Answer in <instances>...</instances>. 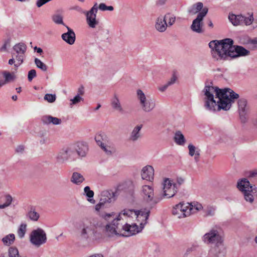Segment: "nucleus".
I'll return each instance as SVG.
<instances>
[{"mask_svg": "<svg viewBox=\"0 0 257 257\" xmlns=\"http://www.w3.org/2000/svg\"><path fill=\"white\" fill-rule=\"evenodd\" d=\"M101 148L108 155H110L115 152V150L113 147L107 146L106 143L101 146Z\"/></svg>", "mask_w": 257, "mask_h": 257, "instance_id": "obj_40", "label": "nucleus"}, {"mask_svg": "<svg viewBox=\"0 0 257 257\" xmlns=\"http://www.w3.org/2000/svg\"><path fill=\"white\" fill-rule=\"evenodd\" d=\"M137 97L143 111L150 112L155 108L156 103L154 100L150 95L145 93L141 89L137 90Z\"/></svg>", "mask_w": 257, "mask_h": 257, "instance_id": "obj_8", "label": "nucleus"}, {"mask_svg": "<svg viewBox=\"0 0 257 257\" xmlns=\"http://www.w3.org/2000/svg\"><path fill=\"white\" fill-rule=\"evenodd\" d=\"M56 95L52 94H46L44 96V99L50 103L54 102L56 100Z\"/></svg>", "mask_w": 257, "mask_h": 257, "instance_id": "obj_44", "label": "nucleus"}, {"mask_svg": "<svg viewBox=\"0 0 257 257\" xmlns=\"http://www.w3.org/2000/svg\"><path fill=\"white\" fill-rule=\"evenodd\" d=\"M174 140L175 143L179 146H184L186 142L184 136L180 131L175 132Z\"/></svg>", "mask_w": 257, "mask_h": 257, "instance_id": "obj_28", "label": "nucleus"}, {"mask_svg": "<svg viewBox=\"0 0 257 257\" xmlns=\"http://www.w3.org/2000/svg\"><path fill=\"white\" fill-rule=\"evenodd\" d=\"M233 44L231 39L213 40L208 45L211 49L212 57L217 60H226L231 58V47Z\"/></svg>", "mask_w": 257, "mask_h": 257, "instance_id": "obj_3", "label": "nucleus"}, {"mask_svg": "<svg viewBox=\"0 0 257 257\" xmlns=\"http://www.w3.org/2000/svg\"><path fill=\"white\" fill-rule=\"evenodd\" d=\"M143 127L142 124L136 125L129 135V140L132 142H136L142 137L141 130Z\"/></svg>", "mask_w": 257, "mask_h": 257, "instance_id": "obj_23", "label": "nucleus"}, {"mask_svg": "<svg viewBox=\"0 0 257 257\" xmlns=\"http://www.w3.org/2000/svg\"><path fill=\"white\" fill-rule=\"evenodd\" d=\"M28 215L30 219L33 221H37L40 217L39 213L32 208L28 212Z\"/></svg>", "mask_w": 257, "mask_h": 257, "instance_id": "obj_38", "label": "nucleus"}, {"mask_svg": "<svg viewBox=\"0 0 257 257\" xmlns=\"http://www.w3.org/2000/svg\"><path fill=\"white\" fill-rule=\"evenodd\" d=\"M72 148L79 157H85L88 150L87 144L83 142L77 143Z\"/></svg>", "mask_w": 257, "mask_h": 257, "instance_id": "obj_21", "label": "nucleus"}, {"mask_svg": "<svg viewBox=\"0 0 257 257\" xmlns=\"http://www.w3.org/2000/svg\"><path fill=\"white\" fill-rule=\"evenodd\" d=\"M52 20L56 24H58V25L61 24V25H64V24L63 21V17L62 15H61L60 14H55V15H53L52 17Z\"/></svg>", "mask_w": 257, "mask_h": 257, "instance_id": "obj_41", "label": "nucleus"}, {"mask_svg": "<svg viewBox=\"0 0 257 257\" xmlns=\"http://www.w3.org/2000/svg\"><path fill=\"white\" fill-rule=\"evenodd\" d=\"M73 10H76L79 12H80V13H82L83 12V10L79 6H75L74 7H73L72 8Z\"/></svg>", "mask_w": 257, "mask_h": 257, "instance_id": "obj_56", "label": "nucleus"}, {"mask_svg": "<svg viewBox=\"0 0 257 257\" xmlns=\"http://www.w3.org/2000/svg\"><path fill=\"white\" fill-rule=\"evenodd\" d=\"M231 58H235L239 57L247 56L249 54V51L242 46H235L232 45L231 47Z\"/></svg>", "mask_w": 257, "mask_h": 257, "instance_id": "obj_19", "label": "nucleus"}, {"mask_svg": "<svg viewBox=\"0 0 257 257\" xmlns=\"http://www.w3.org/2000/svg\"><path fill=\"white\" fill-rule=\"evenodd\" d=\"M141 195L144 201L152 206L160 202L162 197L159 195H154V189L153 186L143 185L141 189Z\"/></svg>", "mask_w": 257, "mask_h": 257, "instance_id": "obj_6", "label": "nucleus"}, {"mask_svg": "<svg viewBox=\"0 0 257 257\" xmlns=\"http://www.w3.org/2000/svg\"><path fill=\"white\" fill-rule=\"evenodd\" d=\"M24 150V147L23 146H19L16 149V151L18 153H22Z\"/></svg>", "mask_w": 257, "mask_h": 257, "instance_id": "obj_55", "label": "nucleus"}, {"mask_svg": "<svg viewBox=\"0 0 257 257\" xmlns=\"http://www.w3.org/2000/svg\"><path fill=\"white\" fill-rule=\"evenodd\" d=\"M67 32L61 35L62 40L69 45H73L76 40V35L73 30L68 27H66Z\"/></svg>", "mask_w": 257, "mask_h": 257, "instance_id": "obj_24", "label": "nucleus"}, {"mask_svg": "<svg viewBox=\"0 0 257 257\" xmlns=\"http://www.w3.org/2000/svg\"><path fill=\"white\" fill-rule=\"evenodd\" d=\"M177 79V76L173 74L170 79L167 82L168 83V85H171L175 83Z\"/></svg>", "mask_w": 257, "mask_h": 257, "instance_id": "obj_50", "label": "nucleus"}, {"mask_svg": "<svg viewBox=\"0 0 257 257\" xmlns=\"http://www.w3.org/2000/svg\"><path fill=\"white\" fill-rule=\"evenodd\" d=\"M8 257H21L18 248L14 246H11L8 250Z\"/></svg>", "mask_w": 257, "mask_h": 257, "instance_id": "obj_37", "label": "nucleus"}, {"mask_svg": "<svg viewBox=\"0 0 257 257\" xmlns=\"http://www.w3.org/2000/svg\"><path fill=\"white\" fill-rule=\"evenodd\" d=\"M111 105L113 109L119 112L122 113L124 111L120 103L118 96L116 93L114 94L111 99Z\"/></svg>", "mask_w": 257, "mask_h": 257, "instance_id": "obj_25", "label": "nucleus"}, {"mask_svg": "<svg viewBox=\"0 0 257 257\" xmlns=\"http://www.w3.org/2000/svg\"><path fill=\"white\" fill-rule=\"evenodd\" d=\"M169 86V85H168V83H166V84L163 85H162L161 86H159L158 87V89L161 91V92H164L167 89V88Z\"/></svg>", "mask_w": 257, "mask_h": 257, "instance_id": "obj_53", "label": "nucleus"}, {"mask_svg": "<svg viewBox=\"0 0 257 257\" xmlns=\"http://www.w3.org/2000/svg\"><path fill=\"white\" fill-rule=\"evenodd\" d=\"M82 100V98L81 96H80L79 94H78L76 96H75L73 99H70V101L71 102L70 105L76 104L80 102Z\"/></svg>", "mask_w": 257, "mask_h": 257, "instance_id": "obj_47", "label": "nucleus"}, {"mask_svg": "<svg viewBox=\"0 0 257 257\" xmlns=\"http://www.w3.org/2000/svg\"><path fill=\"white\" fill-rule=\"evenodd\" d=\"M194 247L193 246H192L191 247H189V248H187V252H190V251H192L194 249Z\"/></svg>", "mask_w": 257, "mask_h": 257, "instance_id": "obj_63", "label": "nucleus"}, {"mask_svg": "<svg viewBox=\"0 0 257 257\" xmlns=\"http://www.w3.org/2000/svg\"><path fill=\"white\" fill-rule=\"evenodd\" d=\"M203 241L208 244H213L217 247L222 245L223 238L218 231L216 228H212L206 233L202 237Z\"/></svg>", "mask_w": 257, "mask_h": 257, "instance_id": "obj_10", "label": "nucleus"}, {"mask_svg": "<svg viewBox=\"0 0 257 257\" xmlns=\"http://www.w3.org/2000/svg\"><path fill=\"white\" fill-rule=\"evenodd\" d=\"M10 39H7L5 40L4 44L2 47L0 48L1 52H6L7 51L8 47L10 46Z\"/></svg>", "mask_w": 257, "mask_h": 257, "instance_id": "obj_45", "label": "nucleus"}, {"mask_svg": "<svg viewBox=\"0 0 257 257\" xmlns=\"http://www.w3.org/2000/svg\"><path fill=\"white\" fill-rule=\"evenodd\" d=\"M31 243L36 247H39L47 241V234L41 228H37L31 231L29 235Z\"/></svg>", "mask_w": 257, "mask_h": 257, "instance_id": "obj_11", "label": "nucleus"}, {"mask_svg": "<svg viewBox=\"0 0 257 257\" xmlns=\"http://www.w3.org/2000/svg\"><path fill=\"white\" fill-rule=\"evenodd\" d=\"M84 194L87 197V201L92 204H94L95 200L93 199L94 192L90 190L89 186H86L84 188Z\"/></svg>", "mask_w": 257, "mask_h": 257, "instance_id": "obj_34", "label": "nucleus"}, {"mask_svg": "<svg viewBox=\"0 0 257 257\" xmlns=\"http://www.w3.org/2000/svg\"><path fill=\"white\" fill-rule=\"evenodd\" d=\"M15 61L14 59V58H12V59H10L9 60V64L10 65H13V64H14Z\"/></svg>", "mask_w": 257, "mask_h": 257, "instance_id": "obj_59", "label": "nucleus"}, {"mask_svg": "<svg viewBox=\"0 0 257 257\" xmlns=\"http://www.w3.org/2000/svg\"><path fill=\"white\" fill-rule=\"evenodd\" d=\"M12 98L13 100L16 101L17 99V95H13L12 96Z\"/></svg>", "mask_w": 257, "mask_h": 257, "instance_id": "obj_64", "label": "nucleus"}, {"mask_svg": "<svg viewBox=\"0 0 257 257\" xmlns=\"http://www.w3.org/2000/svg\"><path fill=\"white\" fill-rule=\"evenodd\" d=\"M6 203L8 204L9 206L12 203V197L10 195H7L5 197Z\"/></svg>", "mask_w": 257, "mask_h": 257, "instance_id": "obj_51", "label": "nucleus"}, {"mask_svg": "<svg viewBox=\"0 0 257 257\" xmlns=\"http://www.w3.org/2000/svg\"><path fill=\"white\" fill-rule=\"evenodd\" d=\"M208 11V8L204 7L202 11L198 14L196 18L193 21L190 28L193 32L199 34L204 32L203 20L207 15Z\"/></svg>", "mask_w": 257, "mask_h": 257, "instance_id": "obj_14", "label": "nucleus"}, {"mask_svg": "<svg viewBox=\"0 0 257 257\" xmlns=\"http://www.w3.org/2000/svg\"><path fill=\"white\" fill-rule=\"evenodd\" d=\"M75 153L72 147L63 148L57 155L56 159L59 162H64L69 159L74 160Z\"/></svg>", "mask_w": 257, "mask_h": 257, "instance_id": "obj_17", "label": "nucleus"}, {"mask_svg": "<svg viewBox=\"0 0 257 257\" xmlns=\"http://www.w3.org/2000/svg\"><path fill=\"white\" fill-rule=\"evenodd\" d=\"M204 107L209 111L229 110L239 97V95L229 88L219 89L212 85H206L203 90Z\"/></svg>", "mask_w": 257, "mask_h": 257, "instance_id": "obj_1", "label": "nucleus"}, {"mask_svg": "<svg viewBox=\"0 0 257 257\" xmlns=\"http://www.w3.org/2000/svg\"><path fill=\"white\" fill-rule=\"evenodd\" d=\"M238 110L241 122H246V115L247 113L248 108L247 105V101L245 99L240 98L239 99L238 101Z\"/></svg>", "mask_w": 257, "mask_h": 257, "instance_id": "obj_18", "label": "nucleus"}, {"mask_svg": "<svg viewBox=\"0 0 257 257\" xmlns=\"http://www.w3.org/2000/svg\"><path fill=\"white\" fill-rule=\"evenodd\" d=\"M113 9V7L112 6H107V11H112Z\"/></svg>", "mask_w": 257, "mask_h": 257, "instance_id": "obj_61", "label": "nucleus"}, {"mask_svg": "<svg viewBox=\"0 0 257 257\" xmlns=\"http://www.w3.org/2000/svg\"><path fill=\"white\" fill-rule=\"evenodd\" d=\"M248 44L251 49H257V37L248 40Z\"/></svg>", "mask_w": 257, "mask_h": 257, "instance_id": "obj_46", "label": "nucleus"}, {"mask_svg": "<svg viewBox=\"0 0 257 257\" xmlns=\"http://www.w3.org/2000/svg\"><path fill=\"white\" fill-rule=\"evenodd\" d=\"M215 209L213 208H209L206 212L207 215H213L214 213Z\"/></svg>", "mask_w": 257, "mask_h": 257, "instance_id": "obj_54", "label": "nucleus"}, {"mask_svg": "<svg viewBox=\"0 0 257 257\" xmlns=\"http://www.w3.org/2000/svg\"><path fill=\"white\" fill-rule=\"evenodd\" d=\"M150 214L149 210L144 211H135L131 209H124L121 211L117 217L114 218L111 223L107 224L105 226V230L109 235L119 234L116 229L119 228V225L124 223V220L127 222L134 221L139 226H142L143 228L147 223V219Z\"/></svg>", "mask_w": 257, "mask_h": 257, "instance_id": "obj_2", "label": "nucleus"}, {"mask_svg": "<svg viewBox=\"0 0 257 257\" xmlns=\"http://www.w3.org/2000/svg\"><path fill=\"white\" fill-rule=\"evenodd\" d=\"M237 187L242 192L246 201L249 203L253 202L254 198L252 195V186L250 185L247 179L243 178L239 180L237 182Z\"/></svg>", "mask_w": 257, "mask_h": 257, "instance_id": "obj_13", "label": "nucleus"}, {"mask_svg": "<svg viewBox=\"0 0 257 257\" xmlns=\"http://www.w3.org/2000/svg\"><path fill=\"white\" fill-rule=\"evenodd\" d=\"M42 121L45 124L54 125L60 124L62 121L61 119L51 115H44L42 117Z\"/></svg>", "mask_w": 257, "mask_h": 257, "instance_id": "obj_26", "label": "nucleus"}, {"mask_svg": "<svg viewBox=\"0 0 257 257\" xmlns=\"http://www.w3.org/2000/svg\"><path fill=\"white\" fill-rule=\"evenodd\" d=\"M117 191L113 192L111 190H103L100 194L99 202L95 205V209L97 212H99L100 209L106 208L108 204L114 202L116 200Z\"/></svg>", "mask_w": 257, "mask_h": 257, "instance_id": "obj_7", "label": "nucleus"}, {"mask_svg": "<svg viewBox=\"0 0 257 257\" xmlns=\"http://www.w3.org/2000/svg\"><path fill=\"white\" fill-rule=\"evenodd\" d=\"M85 180L84 177L80 173L74 172L71 178V181L76 185H80Z\"/></svg>", "mask_w": 257, "mask_h": 257, "instance_id": "obj_30", "label": "nucleus"}, {"mask_svg": "<svg viewBox=\"0 0 257 257\" xmlns=\"http://www.w3.org/2000/svg\"><path fill=\"white\" fill-rule=\"evenodd\" d=\"M253 20L254 19L252 14L249 15L248 17H244L243 16L242 24H244L246 26H249L252 24Z\"/></svg>", "mask_w": 257, "mask_h": 257, "instance_id": "obj_42", "label": "nucleus"}, {"mask_svg": "<svg viewBox=\"0 0 257 257\" xmlns=\"http://www.w3.org/2000/svg\"><path fill=\"white\" fill-rule=\"evenodd\" d=\"M8 204H7L6 203L3 204H0V208L1 209H3V208H5L7 207H8Z\"/></svg>", "mask_w": 257, "mask_h": 257, "instance_id": "obj_60", "label": "nucleus"}, {"mask_svg": "<svg viewBox=\"0 0 257 257\" xmlns=\"http://www.w3.org/2000/svg\"><path fill=\"white\" fill-rule=\"evenodd\" d=\"M103 226L102 222L96 218L84 220L81 226L80 236L83 238L87 239L94 234L95 229L101 228Z\"/></svg>", "mask_w": 257, "mask_h": 257, "instance_id": "obj_5", "label": "nucleus"}, {"mask_svg": "<svg viewBox=\"0 0 257 257\" xmlns=\"http://www.w3.org/2000/svg\"><path fill=\"white\" fill-rule=\"evenodd\" d=\"M35 50H36L37 52L38 53H42L43 52V50L41 48H37V47H35Z\"/></svg>", "mask_w": 257, "mask_h": 257, "instance_id": "obj_57", "label": "nucleus"}, {"mask_svg": "<svg viewBox=\"0 0 257 257\" xmlns=\"http://www.w3.org/2000/svg\"><path fill=\"white\" fill-rule=\"evenodd\" d=\"M203 208L202 204L197 202H180L173 207L172 214L178 218H182L197 213Z\"/></svg>", "mask_w": 257, "mask_h": 257, "instance_id": "obj_4", "label": "nucleus"}, {"mask_svg": "<svg viewBox=\"0 0 257 257\" xmlns=\"http://www.w3.org/2000/svg\"><path fill=\"white\" fill-rule=\"evenodd\" d=\"M114 215V212H111L110 213H104L100 215V216L106 220H108L111 217H113Z\"/></svg>", "mask_w": 257, "mask_h": 257, "instance_id": "obj_49", "label": "nucleus"}, {"mask_svg": "<svg viewBox=\"0 0 257 257\" xmlns=\"http://www.w3.org/2000/svg\"><path fill=\"white\" fill-rule=\"evenodd\" d=\"M35 63L37 67L42 71H46L47 70V66L38 58H35Z\"/></svg>", "mask_w": 257, "mask_h": 257, "instance_id": "obj_39", "label": "nucleus"}, {"mask_svg": "<svg viewBox=\"0 0 257 257\" xmlns=\"http://www.w3.org/2000/svg\"><path fill=\"white\" fill-rule=\"evenodd\" d=\"M26 226L27 225L25 224H21L18 231V235L20 238H23L25 236L26 231Z\"/></svg>", "mask_w": 257, "mask_h": 257, "instance_id": "obj_43", "label": "nucleus"}, {"mask_svg": "<svg viewBox=\"0 0 257 257\" xmlns=\"http://www.w3.org/2000/svg\"><path fill=\"white\" fill-rule=\"evenodd\" d=\"M163 17L165 19V21L166 22H168V27H171L175 24L176 22V17L174 15L168 14L163 16Z\"/></svg>", "mask_w": 257, "mask_h": 257, "instance_id": "obj_36", "label": "nucleus"}, {"mask_svg": "<svg viewBox=\"0 0 257 257\" xmlns=\"http://www.w3.org/2000/svg\"><path fill=\"white\" fill-rule=\"evenodd\" d=\"M3 74L5 78V80L2 81L4 83V85L7 83L14 81L16 78V76L14 73H10L5 71L3 72Z\"/></svg>", "mask_w": 257, "mask_h": 257, "instance_id": "obj_32", "label": "nucleus"}, {"mask_svg": "<svg viewBox=\"0 0 257 257\" xmlns=\"http://www.w3.org/2000/svg\"><path fill=\"white\" fill-rule=\"evenodd\" d=\"M83 88H79V90H78V92L80 94H83Z\"/></svg>", "mask_w": 257, "mask_h": 257, "instance_id": "obj_62", "label": "nucleus"}, {"mask_svg": "<svg viewBox=\"0 0 257 257\" xmlns=\"http://www.w3.org/2000/svg\"><path fill=\"white\" fill-rule=\"evenodd\" d=\"M167 0H158V4L160 5H164Z\"/></svg>", "mask_w": 257, "mask_h": 257, "instance_id": "obj_58", "label": "nucleus"}, {"mask_svg": "<svg viewBox=\"0 0 257 257\" xmlns=\"http://www.w3.org/2000/svg\"><path fill=\"white\" fill-rule=\"evenodd\" d=\"M13 50L14 52L12 55L16 57L17 61V63L15 64V66L18 67L23 62L27 46L23 43H19L13 47Z\"/></svg>", "mask_w": 257, "mask_h": 257, "instance_id": "obj_15", "label": "nucleus"}, {"mask_svg": "<svg viewBox=\"0 0 257 257\" xmlns=\"http://www.w3.org/2000/svg\"><path fill=\"white\" fill-rule=\"evenodd\" d=\"M97 11V4L95 3L89 11L84 12L86 16V23L91 28H95L99 24V21L96 19Z\"/></svg>", "mask_w": 257, "mask_h": 257, "instance_id": "obj_16", "label": "nucleus"}, {"mask_svg": "<svg viewBox=\"0 0 257 257\" xmlns=\"http://www.w3.org/2000/svg\"><path fill=\"white\" fill-rule=\"evenodd\" d=\"M123 221L124 223L125 220H124ZM132 221L131 222H127L126 221L124 225L123 224L122 225L120 224L118 226L119 228L116 229L119 234L117 233L116 235L130 236L136 234L142 230L143 229L142 226H139L135 222H132Z\"/></svg>", "mask_w": 257, "mask_h": 257, "instance_id": "obj_9", "label": "nucleus"}, {"mask_svg": "<svg viewBox=\"0 0 257 257\" xmlns=\"http://www.w3.org/2000/svg\"><path fill=\"white\" fill-rule=\"evenodd\" d=\"M243 16L241 15H236L233 14H229L228 19L233 26H238L242 25Z\"/></svg>", "mask_w": 257, "mask_h": 257, "instance_id": "obj_27", "label": "nucleus"}, {"mask_svg": "<svg viewBox=\"0 0 257 257\" xmlns=\"http://www.w3.org/2000/svg\"><path fill=\"white\" fill-rule=\"evenodd\" d=\"M179 185L169 178H165L162 182L163 193L159 194V196H161L162 199L173 197L178 191Z\"/></svg>", "mask_w": 257, "mask_h": 257, "instance_id": "obj_12", "label": "nucleus"}, {"mask_svg": "<svg viewBox=\"0 0 257 257\" xmlns=\"http://www.w3.org/2000/svg\"><path fill=\"white\" fill-rule=\"evenodd\" d=\"M188 148L189 155L191 157L194 156L195 161L198 162L200 156V150L191 144L188 145Z\"/></svg>", "mask_w": 257, "mask_h": 257, "instance_id": "obj_29", "label": "nucleus"}, {"mask_svg": "<svg viewBox=\"0 0 257 257\" xmlns=\"http://www.w3.org/2000/svg\"><path fill=\"white\" fill-rule=\"evenodd\" d=\"M95 140L97 144L101 147L103 144H105L107 142V138L106 135L104 133H99L96 135Z\"/></svg>", "mask_w": 257, "mask_h": 257, "instance_id": "obj_33", "label": "nucleus"}, {"mask_svg": "<svg viewBox=\"0 0 257 257\" xmlns=\"http://www.w3.org/2000/svg\"><path fill=\"white\" fill-rule=\"evenodd\" d=\"M15 239V236L14 234H9L2 239L3 243L6 245H10L12 244Z\"/></svg>", "mask_w": 257, "mask_h": 257, "instance_id": "obj_35", "label": "nucleus"}, {"mask_svg": "<svg viewBox=\"0 0 257 257\" xmlns=\"http://www.w3.org/2000/svg\"><path fill=\"white\" fill-rule=\"evenodd\" d=\"M154 27L155 29L159 32L163 33L166 31L168 25L163 16L160 15L156 18Z\"/></svg>", "mask_w": 257, "mask_h": 257, "instance_id": "obj_22", "label": "nucleus"}, {"mask_svg": "<svg viewBox=\"0 0 257 257\" xmlns=\"http://www.w3.org/2000/svg\"><path fill=\"white\" fill-rule=\"evenodd\" d=\"M204 8L203 3L201 2H198L192 6L189 10V12L191 14L194 15L198 13H199Z\"/></svg>", "mask_w": 257, "mask_h": 257, "instance_id": "obj_31", "label": "nucleus"}, {"mask_svg": "<svg viewBox=\"0 0 257 257\" xmlns=\"http://www.w3.org/2000/svg\"><path fill=\"white\" fill-rule=\"evenodd\" d=\"M36 76V71L34 69H32L28 72V78L29 81H31L32 79Z\"/></svg>", "mask_w": 257, "mask_h": 257, "instance_id": "obj_48", "label": "nucleus"}, {"mask_svg": "<svg viewBox=\"0 0 257 257\" xmlns=\"http://www.w3.org/2000/svg\"><path fill=\"white\" fill-rule=\"evenodd\" d=\"M107 6L104 3H101L98 7V9L102 11H107Z\"/></svg>", "mask_w": 257, "mask_h": 257, "instance_id": "obj_52", "label": "nucleus"}, {"mask_svg": "<svg viewBox=\"0 0 257 257\" xmlns=\"http://www.w3.org/2000/svg\"><path fill=\"white\" fill-rule=\"evenodd\" d=\"M141 177L143 180L152 181L154 178V169L152 166L147 165L141 170Z\"/></svg>", "mask_w": 257, "mask_h": 257, "instance_id": "obj_20", "label": "nucleus"}]
</instances>
